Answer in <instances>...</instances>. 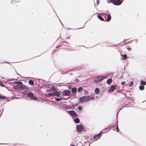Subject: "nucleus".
Segmentation results:
<instances>
[{"mask_svg": "<svg viewBox=\"0 0 146 146\" xmlns=\"http://www.w3.org/2000/svg\"><path fill=\"white\" fill-rule=\"evenodd\" d=\"M112 79L111 78L109 79L107 81V83L108 84H110L112 82Z\"/></svg>", "mask_w": 146, "mask_h": 146, "instance_id": "nucleus-13", "label": "nucleus"}, {"mask_svg": "<svg viewBox=\"0 0 146 146\" xmlns=\"http://www.w3.org/2000/svg\"><path fill=\"white\" fill-rule=\"evenodd\" d=\"M72 91L74 93H76L77 91V89L76 88H73L72 89Z\"/></svg>", "mask_w": 146, "mask_h": 146, "instance_id": "nucleus-15", "label": "nucleus"}, {"mask_svg": "<svg viewBox=\"0 0 146 146\" xmlns=\"http://www.w3.org/2000/svg\"><path fill=\"white\" fill-rule=\"evenodd\" d=\"M55 100L56 101H59L60 100H62V98H55Z\"/></svg>", "mask_w": 146, "mask_h": 146, "instance_id": "nucleus-25", "label": "nucleus"}, {"mask_svg": "<svg viewBox=\"0 0 146 146\" xmlns=\"http://www.w3.org/2000/svg\"><path fill=\"white\" fill-rule=\"evenodd\" d=\"M115 88L116 86L114 85H112L110 87V89L109 90V92H112L114 91Z\"/></svg>", "mask_w": 146, "mask_h": 146, "instance_id": "nucleus-11", "label": "nucleus"}, {"mask_svg": "<svg viewBox=\"0 0 146 146\" xmlns=\"http://www.w3.org/2000/svg\"><path fill=\"white\" fill-rule=\"evenodd\" d=\"M90 100V97L89 96H85L82 97L80 99V101L81 102H85Z\"/></svg>", "mask_w": 146, "mask_h": 146, "instance_id": "nucleus-3", "label": "nucleus"}, {"mask_svg": "<svg viewBox=\"0 0 146 146\" xmlns=\"http://www.w3.org/2000/svg\"><path fill=\"white\" fill-rule=\"evenodd\" d=\"M95 99V98L94 97H90V100H94Z\"/></svg>", "mask_w": 146, "mask_h": 146, "instance_id": "nucleus-31", "label": "nucleus"}, {"mask_svg": "<svg viewBox=\"0 0 146 146\" xmlns=\"http://www.w3.org/2000/svg\"><path fill=\"white\" fill-rule=\"evenodd\" d=\"M60 94L56 91L54 92V96H57L58 97H60Z\"/></svg>", "mask_w": 146, "mask_h": 146, "instance_id": "nucleus-12", "label": "nucleus"}, {"mask_svg": "<svg viewBox=\"0 0 146 146\" xmlns=\"http://www.w3.org/2000/svg\"><path fill=\"white\" fill-rule=\"evenodd\" d=\"M122 57L124 60H125L127 58V56L126 54H124L122 56Z\"/></svg>", "mask_w": 146, "mask_h": 146, "instance_id": "nucleus-22", "label": "nucleus"}, {"mask_svg": "<svg viewBox=\"0 0 146 146\" xmlns=\"http://www.w3.org/2000/svg\"><path fill=\"white\" fill-rule=\"evenodd\" d=\"M125 82H121V84L122 85H123L125 84Z\"/></svg>", "mask_w": 146, "mask_h": 146, "instance_id": "nucleus-34", "label": "nucleus"}, {"mask_svg": "<svg viewBox=\"0 0 146 146\" xmlns=\"http://www.w3.org/2000/svg\"><path fill=\"white\" fill-rule=\"evenodd\" d=\"M27 96L33 100H36L37 99V98L31 92H29L27 94Z\"/></svg>", "mask_w": 146, "mask_h": 146, "instance_id": "nucleus-5", "label": "nucleus"}, {"mask_svg": "<svg viewBox=\"0 0 146 146\" xmlns=\"http://www.w3.org/2000/svg\"><path fill=\"white\" fill-rule=\"evenodd\" d=\"M98 18L101 20L105 21L104 19L101 16L98 15Z\"/></svg>", "mask_w": 146, "mask_h": 146, "instance_id": "nucleus-14", "label": "nucleus"}, {"mask_svg": "<svg viewBox=\"0 0 146 146\" xmlns=\"http://www.w3.org/2000/svg\"><path fill=\"white\" fill-rule=\"evenodd\" d=\"M22 82H21L20 81H16L15 82V83L17 84H19Z\"/></svg>", "mask_w": 146, "mask_h": 146, "instance_id": "nucleus-28", "label": "nucleus"}, {"mask_svg": "<svg viewBox=\"0 0 146 146\" xmlns=\"http://www.w3.org/2000/svg\"><path fill=\"white\" fill-rule=\"evenodd\" d=\"M133 82H131L130 83L129 86H132L133 85Z\"/></svg>", "mask_w": 146, "mask_h": 146, "instance_id": "nucleus-32", "label": "nucleus"}, {"mask_svg": "<svg viewBox=\"0 0 146 146\" xmlns=\"http://www.w3.org/2000/svg\"><path fill=\"white\" fill-rule=\"evenodd\" d=\"M102 132H101L99 134L94 135L93 137V139H95V140L96 141L100 139L101 135Z\"/></svg>", "mask_w": 146, "mask_h": 146, "instance_id": "nucleus-9", "label": "nucleus"}, {"mask_svg": "<svg viewBox=\"0 0 146 146\" xmlns=\"http://www.w3.org/2000/svg\"><path fill=\"white\" fill-rule=\"evenodd\" d=\"M29 83L31 85H33L34 84V82L32 80H30L29 81Z\"/></svg>", "mask_w": 146, "mask_h": 146, "instance_id": "nucleus-18", "label": "nucleus"}, {"mask_svg": "<svg viewBox=\"0 0 146 146\" xmlns=\"http://www.w3.org/2000/svg\"><path fill=\"white\" fill-rule=\"evenodd\" d=\"M107 1L109 3H111L117 5H120L122 3L121 0H108Z\"/></svg>", "mask_w": 146, "mask_h": 146, "instance_id": "nucleus-1", "label": "nucleus"}, {"mask_svg": "<svg viewBox=\"0 0 146 146\" xmlns=\"http://www.w3.org/2000/svg\"><path fill=\"white\" fill-rule=\"evenodd\" d=\"M74 122L76 123H79L80 122L79 119L78 118H76L74 119Z\"/></svg>", "mask_w": 146, "mask_h": 146, "instance_id": "nucleus-17", "label": "nucleus"}, {"mask_svg": "<svg viewBox=\"0 0 146 146\" xmlns=\"http://www.w3.org/2000/svg\"><path fill=\"white\" fill-rule=\"evenodd\" d=\"M67 112L68 113H69L70 115L73 117H75L76 116L77 114L74 111H68Z\"/></svg>", "mask_w": 146, "mask_h": 146, "instance_id": "nucleus-8", "label": "nucleus"}, {"mask_svg": "<svg viewBox=\"0 0 146 146\" xmlns=\"http://www.w3.org/2000/svg\"><path fill=\"white\" fill-rule=\"evenodd\" d=\"M125 48L129 50H131V48L129 46H126Z\"/></svg>", "mask_w": 146, "mask_h": 146, "instance_id": "nucleus-23", "label": "nucleus"}, {"mask_svg": "<svg viewBox=\"0 0 146 146\" xmlns=\"http://www.w3.org/2000/svg\"><path fill=\"white\" fill-rule=\"evenodd\" d=\"M144 87L142 85L141 86L139 87V89L141 90H143L144 89Z\"/></svg>", "mask_w": 146, "mask_h": 146, "instance_id": "nucleus-21", "label": "nucleus"}, {"mask_svg": "<svg viewBox=\"0 0 146 146\" xmlns=\"http://www.w3.org/2000/svg\"><path fill=\"white\" fill-rule=\"evenodd\" d=\"M16 87L17 89L22 90L28 89V87L27 86L23 85L22 82L19 84L16 85Z\"/></svg>", "mask_w": 146, "mask_h": 146, "instance_id": "nucleus-2", "label": "nucleus"}, {"mask_svg": "<svg viewBox=\"0 0 146 146\" xmlns=\"http://www.w3.org/2000/svg\"><path fill=\"white\" fill-rule=\"evenodd\" d=\"M96 1H97L96 4H97V5H99V0H96Z\"/></svg>", "mask_w": 146, "mask_h": 146, "instance_id": "nucleus-33", "label": "nucleus"}, {"mask_svg": "<svg viewBox=\"0 0 146 146\" xmlns=\"http://www.w3.org/2000/svg\"><path fill=\"white\" fill-rule=\"evenodd\" d=\"M83 90V88H79L78 89V92H81Z\"/></svg>", "mask_w": 146, "mask_h": 146, "instance_id": "nucleus-20", "label": "nucleus"}, {"mask_svg": "<svg viewBox=\"0 0 146 146\" xmlns=\"http://www.w3.org/2000/svg\"><path fill=\"white\" fill-rule=\"evenodd\" d=\"M5 97L0 95V99H5Z\"/></svg>", "mask_w": 146, "mask_h": 146, "instance_id": "nucleus-26", "label": "nucleus"}, {"mask_svg": "<svg viewBox=\"0 0 146 146\" xmlns=\"http://www.w3.org/2000/svg\"><path fill=\"white\" fill-rule=\"evenodd\" d=\"M78 109L80 111H81L82 110V108L81 106H79L78 107Z\"/></svg>", "mask_w": 146, "mask_h": 146, "instance_id": "nucleus-24", "label": "nucleus"}, {"mask_svg": "<svg viewBox=\"0 0 146 146\" xmlns=\"http://www.w3.org/2000/svg\"><path fill=\"white\" fill-rule=\"evenodd\" d=\"M95 92L96 94H99L100 92V90L98 88H96L95 90Z\"/></svg>", "mask_w": 146, "mask_h": 146, "instance_id": "nucleus-16", "label": "nucleus"}, {"mask_svg": "<svg viewBox=\"0 0 146 146\" xmlns=\"http://www.w3.org/2000/svg\"><path fill=\"white\" fill-rule=\"evenodd\" d=\"M70 146H76L75 145H71Z\"/></svg>", "mask_w": 146, "mask_h": 146, "instance_id": "nucleus-35", "label": "nucleus"}, {"mask_svg": "<svg viewBox=\"0 0 146 146\" xmlns=\"http://www.w3.org/2000/svg\"><path fill=\"white\" fill-rule=\"evenodd\" d=\"M141 84L142 86L145 85H146V82L143 81V80H141Z\"/></svg>", "mask_w": 146, "mask_h": 146, "instance_id": "nucleus-19", "label": "nucleus"}, {"mask_svg": "<svg viewBox=\"0 0 146 146\" xmlns=\"http://www.w3.org/2000/svg\"><path fill=\"white\" fill-rule=\"evenodd\" d=\"M116 129H117V132H119V129L118 128V125H117L116 126Z\"/></svg>", "mask_w": 146, "mask_h": 146, "instance_id": "nucleus-30", "label": "nucleus"}, {"mask_svg": "<svg viewBox=\"0 0 146 146\" xmlns=\"http://www.w3.org/2000/svg\"><path fill=\"white\" fill-rule=\"evenodd\" d=\"M76 128L78 132H80L84 129V127L82 125H79L76 126Z\"/></svg>", "mask_w": 146, "mask_h": 146, "instance_id": "nucleus-6", "label": "nucleus"}, {"mask_svg": "<svg viewBox=\"0 0 146 146\" xmlns=\"http://www.w3.org/2000/svg\"><path fill=\"white\" fill-rule=\"evenodd\" d=\"M107 76H98L96 78V80L95 81L97 82H99L102 81L104 79L107 78Z\"/></svg>", "mask_w": 146, "mask_h": 146, "instance_id": "nucleus-4", "label": "nucleus"}, {"mask_svg": "<svg viewBox=\"0 0 146 146\" xmlns=\"http://www.w3.org/2000/svg\"><path fill=\"white\" fill-rule=\"evenodd\" d=\"M106 16L107 17V18L106 19V17H104L105 18V21H107V22L111 20V15H106Z\"/></svg>", "mask_w": 146, "mask_h": 146, "instance_id": "nucleus-10", "label": "nucleus"}, {"mask_svg": "<svg viewBox=\"0 0 146 146\" xmlns=\"http://www.w3.org/2000/svg\"><path fill=\"white\" fill-rule=\"evenodd\" d=\"M71 91L70 90H66L62 92V95L64 96H69L70 93Z\"/></svg>", "mask_w": 146, "mask_h": 146, "instance_id": "nucleus-7", "label": "nucleus"}, {"mask_svg": "<svg viewBox=\"0 0 146 146\" xmlns=\"http://www.w3.org/2000/svg\"><path fill=\"white\" fill-rule=\"evenodd\" d=\"M48 95L49 96H54V93H48Z\"/></svg>", "mask_w": 146, "mask_h": 146, "instance_id": "nucleus-27", "label": "nucleus"}, {"mask_svg": "<svg viewBox=\"0 0 146 146\" xmlns=\"http://www.w3.org/2000/svg\"><path fill=\"white\" fill-rule=\"evenodd\" d=\"M0 86H2L3 87L5 86L3 84V83L1 81H0Z\"/></svg>", "mask_w": 146, "mask_h": 146, "instance_id": "nucleus-29", "label": "nucleus"}]
</instances>
